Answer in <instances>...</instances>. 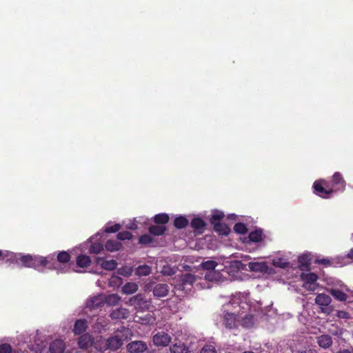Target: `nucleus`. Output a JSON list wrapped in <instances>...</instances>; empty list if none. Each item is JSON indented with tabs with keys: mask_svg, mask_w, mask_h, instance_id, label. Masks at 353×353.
<instances>
[{
	"mask_svg": "<svg viewBox=\"0 0 353 353\" xmlns=\"http://www.w3.org/2000/svg\"><path fill=\"white\" fill-rule=\"evenodd\" d=\"M21 263L26 268L38 269L39 267H46L48 269L56 270L57 263L54 254H50L47 256L38 255L23 254H21Z\"/></svg>",
	"mask_w": 353,
	"mask_h": 353,
	"instance_id": "f257e3e1",
	"label": "nucleus"
},
{
	"mask_svg": "<svg viewBox=\"0 0 353 353\" xmlns=\"http://www.w3.org/2000/svg\"><path fill=\"white\" fill-rule=\"evenodd\" d=\"M314 193L319 196L327 199L330 197L332 194L330 188V183L324 179H319L314 181L313 183Z\"/></svg>",
	"mask_w": 353,
	"mask_h": 353,
	"instance_id": "f03ea898",
	"label": "nucleus"
},
{
	"mask_svg": "<svg viewBox=\"0 0 353 353\" xmlns=\"http://www.w3.org/2000/svg\"><path fill=\"white\" fill-rule=\"evenodd\" d=\"M127 304L134 306L137 310L144 311L149 310L151 305V301L145 299L143 294H137L130 298Z\"/></svg>",
	"mask_w": 353,
	"mask_h": 353,
	"instance_id": "7ed1b4c3",
	"label": "nucleus"
},
{
	"mask_svg": "<svg viewBox=\"0 0 353 353\" xmlns=\"http://www.w3.org/2000/svg\"><path fill=\"white\" fill-rule=\"evenodd\" d=\"M328 183H330V188L332 193L338 192H342L345 190L346 182L342 174L339 172L333 174L332 179L328 181Z\"/></svg>",
	"mask_w": 353,
	"mask_h": 353,
	"instance_id": "20e7f679",
	"label": "nucleus"
},
{
	"mask_svg": "<svg viewBox=\"0 0 353 353\" xmlns=\"http://www.w3.org/2000/svg\"><path fill=\"white\" fill-rule=\"evenodd\" d=\"M171 340V336L165 332H158L152 337L153 343L157 347H166Z\"/></svg>",
	"mask_w": 353,
	"mask_h": 353,
	"instance_id": "39448f33",
	"label": "nucleus"
},
{
	"mask_svg": "<svg viewBox=\"0 0 353 353\" xmlns=\"http://www.w3.org/2000/svg\"><path fill=\"white\" fill-rule=\"evenodd\" d=\"M123 341L124 339L122 337H120L119 335L111 336L105 341V349L117 350L122 346Z\"/></svg>",
	"mask_w": 353,
	"mask_h": 353,
	"instance_id": "423d86ee",
	"label": "nucleus"
},
{
	"mask_svg": "<svg viewBox=\"0 0 353 353\" xmlns=\"http://www.w3.org/2000/svg\"><path fill=\"white\" fill-rule=\"evenodd\" d=\"M147 349V344L142 341H134L127 345V350L130 353H142Z\"/></svg>",
	"mask_w": 353,
	"mask_h": 353,
	"instance_id": "0eeeda50",
	"label": "nucleus"
},
{
	"mask_svg": "<svg viewBox=\"0 0 353 353\" xmlns=\"http://www.w3.org/2000/svg\"><path fill=\"white\" fill-rule=\"evenodd\" d=\"M46 347V353H63L65 350V343L61 339H56L53 341L49 347Z\"/></svg>",
	"mask_w": 353,
	"mask_h": 353,
	"instance_id": "6e6552de",
	"label": "nucleus"
},
{
	"mask_svg": "<svg viewBox=\"0 0 353 353\" xmlns=\"http://www.w3.org/2000/svg\"><path fill=\"white\" fill-rule=\"evenodd\" d=\"M130 312L128 309L120 307L113 310L110 316L112 320H123L127 319L129 316Z\"/></svg>",
	"mask_w": 353,
	"mask_h": 353,
	"instance_id": "1a4fd4ad",
	"label": "nucleus"
},
{
	"mask_svg": "<svg viewBox=\"0 0 353 353\" xmlns=\"http://www.w3.org/2000/svg\"><path fill=\"white\" fill-rule=\"evenodd\" d=\"M104 305V296L98 295L94 296L87 301V307L90 310H96L101 307Z\"/></svg>",
	"mask_w": 353,
	"mask_h": 353,
	"instance_id": "9d476101",
	"label": "nucleus"
},
{
	"mask_svg": "<svg viewBox=\"0 0 353 353\" xmlns=\"http://www.w3.org/2000/svg\"><path fill=\"white\" fill-rule=\"evenodd\" d=\"M78 344L80 348L88 349L89 347L94 346V339L90 334H83L79 338Z\"/></svg>",
	"mask_w": 353,
	"mask_h": 353,
	"instance_id": "9b49d317",
	"label": "nucleus"
},
{
	"mask_svg": "<svg viewBox=\"0 0 353 353\" xmlns=\"http://www.w3.org/2000/svg\"><path fill=\"white\" fill-rule=\"evenodd\" d=\"M170 288L166 283H158L157 284L153 290V294L154 296L161 298L166 296L169 292Z\"/></svg>",
	"mask_w": 353,
	"mask_h": 353,
	"instance_id": "f8f14e48",
	"label": "nucleus"
},
{
	"mask_svg": "<svg viewBox=\"0 0 353 353\" xmlns=\"http://www.w3.org/2000/svg\"><path fill=\"white\" fill-rule=\"evenodd\" d=\"M249 270L252 272L266 273L269 267L266 262H250L248 263Z\"/></svg>",
	"mask_w": 353,
	"mask_h": 353,
	"instance_id": "ddd939ff",
	"label": "nucleus"
},
{
	"mask_svg": "<svg viewBox=\"0 0 353 353\" xmlns=\"http://www.w3.org/2000/svg\"><path fill=\"white\" fill-rule=\"evenodd\" d=\"M96 263L99 264L103 269L110 271L115 270L117 267V262L114 259L107 261L103 260V258L97 257Z\"/></svg>",
	"mask_w": 353,
	"mask_h": 353,
	"instance_id": "4468645a",
	"label": "nucleus"
},
{
	"mask_svg": "<svg viewBox=\"0 0 353 353\" xmlns=\"http://www.w3.org/2000/svg\"><path fill=\"white\" fill-rule=\"evenodd\" d=\"M88 321L85 319H78L75 321L73 332L75 335H81L88 329Z\"/></svg>",
	"mask_w": 353,
	"mask_h": 353,
	"instance_id": "2eb2a0df",
	"label": "nucleus"
},
{
	"mask_svg": "<svg viewBox=\"0 0 353 353\" xmlns=\"http://www.w3.org/2000/svg\"><path fill=\"white\" fill-rule=\"evenodd\" d=\"M301 279L304 282L303 286L306 288L309 285L308 288H310L311 285H314L318 279V276L314 272L302 273L301 274Z\"/></svg>",
	"mask_w": 353,
	"mask_h": 353,
	"instance_id": "dca6fc26",
	"label": "nucleus"
},
{
	"mask_svg": "<svg viewBox=\"0 0 353 353\" xmlns=\"http://www.w3.org/2000/svg\"><path fill=\"white\" fill-rule=\"evenodd\" d=\"M299 268L301 270H308L311 264V257L308 254H303L298 258Z\"/></svg>",
	"mask_w": 353,
	"mask_h": 353,
	"instance_id": "f3484780",
	"label": "nucleus"
},
{
	"mask_svg": "<svg viewBox=\"0 0 353 353\" xmlns=\"http://www.w3.org/2000/svg\"><path fill=\"white\" fill-rule=\"evenodd\" d=\"M318 345L323 348L327 349L332 345V339L328 334H322L316 338Z\"/></svg>",
	"mask_w": 353,
	"mask_h": 353,
	"instance_id": "a211bd4d",
	"label": "nucleus"
},
{
	"mask_svg": "<svg viewBox=\"0 0 353 353\" xmlns=\"http://www.w3.org/2000/svg\"><path fill=\"white\" fill-rule=\"evenodd\" d=\"M46 345L43 344L40 345L38 343L35 347H30L27 345L23 350L20 348L17 350V353H46Z\"/></svg>",
	"mask_w": 353,
	"mask_h": 353,
	"instance_id": "6ab92c4d",
	"label": "nucleus"
},
{
	"mask_svg": "<svg viewBox=\"0 0 353 353\" xmlns=\"http://www.w3.org/2000/svg\"><path fill=\"white\" fill-rule=\"evenodd\" d=\"M190 225L191 227L194 230H196L199 234L202 233L205 230L206 226L205 222L199 217L194 218L192 220Z\"/></svg>",
	"mask_w": 353,
	"mask_h": 353,
	"instance_id": "aec40b11",
	"label": "nucleus"
},
{
	"mask_svg": "<svg viewBox=\"0 0 353 353\" xmlns=\"http://www.w3.org/2000/svg\"><path fill=\"white\" fill-rule=\"evenodd\" d=\"M196 281V276L192 274H185L181 276V282L183 289L191 287L192 284Z\"/></svg>",
	"mask_w": 353,
	"mask_h": 353,
	"instance_id": "412c9836",
	"label": "nucleus"
},
{
	"mask_svg": "<svg viewBox=\"0 0 353 353\" xmlns=\"http://www.w3.org/2000/svg\"><path fill=\"white\" fill-rule=\"evenodd\" d=\"M170 351L171 353H189V347L183 343L179 342L175 343L170 347Z\"/></svg>",
	"mask_w": 353,
	"mask_h": 353,
	"instance_id": "4be33fe9",
	"label": "nucleus"
},
{
	"mask_svg": "<svg viewBox=\"0 0 353 353\" xmlns=\"http://www.w3.org/2000/svg\"><path fill=\"white\" fill-rule=\"evenodd\" d=\"M214 231L219 235L227 236L230 232V228L225 223H215L213 225Z\"/></svg>",
	"mask_w": 353,
	"mask_h": 353,
	"instance_id": "5701e85b",
	"label": "nucleus"
},
{
	"mask_svg": "<svg viewBox=\"0 0 353 353\" xmlns=\"http://www.w3.org/2000/svg\"><path fill=\"white\" fill-rule=\"evenodd\" d=\"M262 236V230L261 229H256L249 234L248 236V241H245V242L259 243L263 240Z\"/></svg>",
	"mask_w": 353,
	"mask_h": 353,
	"instance_id": "b1692460",
	"label": "nucleus"
},
{
	"mask_svg": "<svg viewBox=\"0 0 353 353\" xmlns=\"http://www.w3.org/2000/svg\"><path fill=\"white\" fill-rule=\"evenodd\" d=\"M166 230L167 228L165 225H160L158 224L152 225L148 228L149 233L154 236H161Z\"/></svg>",
	"mask_w": 353,
	"mask_h": 353,
	"instance_id": "393cba45",
	"label": "nucleus"
},
{
	"mask_svg": "<svg viewBox=\"0 0 353 353\" xmlns=\"http://www.w3.org/2000/svg\"><path fill=\"white\" fill-rule=\"evenodd\" d=\"M21 253H14L12 252L5 251L3 259L10 263H19L21 262Z\"/></svg>",
	"mask_w": 353,
	"mask_h": 353,
	"instance_id": "a878e982",
	"label": "nucleus"
},
{
	"mask_svg": "<svg viewBox=\"0 0 353 353\" xmlns=\"http://www.w3.org/2000/svg\"><path fill=\"white\" fill-rule=\"evenodd\" d=\"M121 298L117 294H111L104 296V303L110 306L117 305L121 301Z\"/></svg>",
	"mask_w": 353,
	"mask_h": 353,
	"instance_id": "bb28decb",
	"label": "nucleus"
},
{
	"mask_svg": "<svg viewBox=\"0 0 353 353\" xmlns=\"http://www.w3.org/2000/svg\"><path fill=\"white\" fill-rule=\"evenodd\" d=\"M105 248L108 251L112 252L119 250L122 248V244L116 240L110 239L107 241Z\"/></svg>",
	"mask_w": 353,
	"mask_h": 353,
	"instance_id": "cd10ccee",
	"label": "nucleus"
},
{
	"mask_svg": "<svg viewBox=\"0 0 353 353\" xmlns=\"http://www.w3.org/2000/svg\"><path fill=\"white\" fill-rule=\"evenodd\" d=\"M108 321L103 317L97 318L96 323L93 325V331L94 332L100 333L102 330H105L108 325Z\"/></svg>",
	"mask_w": 353,
	"mask_h": 353,
	"instance_id": "c85d7f7f",
	"label": "nucleus"
},
{
	"mask_svg": "<svg viewBox=\"0 0 353 353\" xmlns=\"http://www.w3.org/2000/svg\"><path fill=\"white\" fill-rule=\"evenodd\" d=\"M138 290V285L135 283L128 282L121 289V292L124 294H132Z\"/></svg>",
	"mask_w": 353,
	"mask_h": 353,
	"instance_id": "c756f323",
	"label": "nucleus"
},
{
	"mask_svg": "<svg viewBox=\"0 0 353 353\" xmlns=\"http://www.w3.org/2000/svg\"><path fill=\"white\" fill-rule=\"evenodd\" d=\"M91 264L90 257L88 255L80 254L77 258V265L79 268H88Z\"/></svg>",
	"mask_w": 353,
	"mask_h": 353,
	"instance_id": "7c9ffc66",
	"label": "nucleus"
},
{
	"mask_svg": "<svg viewBox=\"0 0 353 353\" xmlns=\"http://www.w3.org/2000/svg\"><path fill=\"white\" fill-rule=\"evenodd\" d=\"M170 216L166 213H159L156 214L153 217V221L156 224L160 225H165L166 223L169 222Z\"/></svg>",
	"mask_w": 353,
	"mask_h": 353,
	"instance_id": "2f4dec72",
	"label": "nucleus"
},
{
	"mask_svg": "<svg viewBox=\"0 0 353 353\" xmlns=\"http://www.w3.org/2000/svg\"><path fill=\"white\" fill-rule=\"evenodd\" d=\"M315 303L321 306H327L331 303V298L325 294H319L316 296Z\"/></svg>",
	"mask_w": 353,
	"mask_h": 353,
	"instance_id": "473e14b6",
	"label": "nucleus"
},
{
	"mask_svg": "<svg viewBox=\"0 0 353 353\" xmlns=\"http://www.w3.org/2000/svg\"><path fill=\"white\" fill-rule=\"evenodd\" d=\"M225 325L229 329L236 327V315L233 313H228L225 316Z\"/></svg>",
	"mask_w": 353,
	"mask_h": 353,
	"instance_id": "72a5a7b5",
	"label": "nucleus"
},
{
	"mask_svg": "<svg viewBox=\"0 0 353 353\" xmlns=\"http://www.w3.org/2000/svg\"><path fill=\"white\" fill-rule=\"evenodd\" d=\"M188 220L183 216L176 217L174 221V225L177 229L185 228L188 225Z\"/></svg>",
	"mask_w": 353,
	"mask_h": 353,
	"instance_id": "f704fd0d",
	"label": "nucleus"
},
{
	"mask_svg": "<svg viewBox=\"0 0 353 353\" xmlns=\"http://www.w3.org/2000/svg\"><path fill=\"white\" fill-rule=\"evenodd\" d=\"M70 258H71L70 255L68 252L61 251V252H59L57 256V261H56V263H58L57 262H59L61 263H68L70 261ZM57 265H59V264H57ZM57 268H58V266H57Z\"/></svg>",
	"mask_w": 353,
	"mask_h": 353,
	"instance_id": "c9c22d12",
	"label": "nucleus"
},
{
	"mask_svg": "<svg viewBox=\"0 0 353 353\" xmlns=\"http://www.w3.org/2000/svg\"><path fill=\"white\" fill-rule=\"evenodd\" d=\"M330 294L335 299L340 301H344L347 298V296L345 293H344L341 290H338V289H332L330 291Z\"/></svg>",
	"mask_w": 353,
	"mask_h": 353,
	"instance_id": "e433bc0d",
	"label": "nucleus"
},
{
	"mask_svg": "<svg viewBox=\"0 0 353 353\" xmlns=\"http://www.w3.org/2000/svg\"><path fill=\"white\" fill-rule=\"evenodd\" d=\"M241 324L243 327L249 328L254 325V316L252 314H246L242 319Z\"/></svg>",
	"mask_w": 353,
	"mask_h": 353,
	"instance_id": "4c0bfd02",
	"label": "nucleus"
},
{
	"mask_svg": "<svg viewBox=\"0 0 353 353\" xmlns=\"http://www.w3.org/2000/svg\"><path fill=\"white\" fill-rule=\"evenodd\" d=\"M152 269L148 265H143L139 266L136 269V274L138 276H148L151 273Z\"/></svg>",
	"mask_w": 353,
	"mask_h": 353,
	"instance_id": "58836bf2",
	"label": "nucleus"
},
{
	"mask_svg": "<svg viewBox=\"0 0 353 353\" xmlns=\"http://www.w3.org/2000/svg\"><path fill=\"white\" fill-rule=\"evenodd\" d=\"M103 250V245L99 242L92 243L89 248V252L90 254H99Z\"/></svg>",
	"mask_w": 353,
	"mask_h": 353,
	"instance_id": "ea45409f",
	"label": "nucleus"
},
{
	"mask_svg": "<svg viewBox=\"0 0 353 353\" xmlns=\"http://www.w3.org/2000/svg\"><path fill=\"white\" fill-rule=\"evenodd\" d=\"M223 217L224 214L222 212L216 210L212 213L210 218V223L214 225L215 223H220V221L223 219Z\"/></svg>",
	"mask_w": 353,
	"mask_h": 353,
	"instance_id": "a19ab883",
	"label": "nucleus"
},
{
	"mask_svg": "<svg viewBox=\"0 0 353 353\" xmlns=\"http://www.w3.org/2000/svg\"><path fill=\"white\" fill-rule=\"evenodd\" d=\"M234 230L239 234H245L248 232V228L243 223H237L234 226Z\"/></svg>",
	"mask_w": 353,
	"mask_h": 353,
	"instance_id": "79ce46f5",
	"label": "nucleus"
},
{
	"mask_svg": "<svg viewBox=\"0 0 353 353\" xmlns=\"http://www.w3.org/2000/svg\"><path fill=\"white\" fill-rule=\"evenodd\" d=\"M217 266V263L214 261L209 260L201 263L203 269L206 270H213Z\"/></svg>",
	"mask_w": 353,
	"mask_h": 353,
	"instance_id": "37998d69",
	"label": "nucleus"
},
{
	"mask_svg": "<svg viewBox=\"0 0 353 353\" xmlns=\"http://www.w3.org/2000/svg\"><path fill=\"white\" fill-rule=\"evenodd\" d=\"M0 353H17V350H13L8 343L0 344Z\"/></svg>",
	"mask_w": 353,
	"mask_h": 353,
	"instance_id": "c03bdc74",
	"label": "nucleus"
},
{
	"mask_svg": "<svg viewBox=\"0 0 353 353\" xmlns=\"http://www.w3.org/2000/svg\"><path fill=\"white\" fill-rule=\"evenodd\" d=\"M153 241V238L148 234H142L139 238V243L143 245H148Z\"/></svg>",
	"mask_w": 353,
	"mask_h": 353,
	"instance_id": "a18cd8bd",
	"label": "nucleus"
},
{
	"mask_svg": "<svg viewBox=\"0 0 353 353\" xmlns=\"http://www.w3.org/2000/svg\"><path fill=\"white\" fill-rule=\"evenodd\" d=\"M117 237L119 240H130L132 238V234L128 231H122L117 234Z\"/></svg>",
	"mask_w": 353,
	"mask_h": 353,
	"instance_id": "49530a36",
	"label": "nucleus"
},
{
	"mask_svg": "<svg viewBox=\"0 0 353 353\" xmlns=\"http://www.w3.org/2000/svg\"><path fill=\"white\" fill-rule=\"evenodd\" d=\"M121 226L120 224L117 223L111 226H107L105 228V232L106 233H114L118 232L121 229Z\"/></svg>",
	"mask_w": 353,
	"mask_h": 353,
	"instance_id": "de8ad7c7",
	"label": "nucleus"
},
{
	"mask_svg": "<svg viewBox=\"0 0 353 353\" xmlns=\"http://www.w3.org/2000/svg\"><path fill=\"white\" fill-rule=\"evenodd\" d=\"M201 353H216V350L213 345H205L201 350Z\"/></svg>",
	"mask_w": 353,
	"mask_h": 353,
	"instance_id": "09e8293b",
	"label": "nucleus"
},
{
	"mask_svg": "<svg viewBox=\"0 0 353 353\" xmlns=\"http://www.w3.org/2000/svg\"><path fill=\"white\" fill-rule=\"evenodd\" d=\"M315 263L321 264L327 267L332 265V262L329 259H316Z\"/></svg>",
	"mask_w": 353,
	"mask_h": 353,
	"instance_id": "8fccbe9b",
	"label": "nucleus"
},
{
	"mask_svg": "<svg viewBox=\"0 0 353 353\" xmlns=\"http://www.w3.org/2000/svg\"><path fill=\"white\" fill-rule=\"evenodd\" d=\"M274 265L281 268H286L289 265V262L283 261L280 259L278 261H274Z\"/></svg>",
	"mask_w": 353,
	"mask_h": 353,
	"instance_id": "3c124183",
	"label": "nucleus"
},
{
	"mask_svg": "<svg viewBox=\"0 0 353 353\" xmlns=\"http://www.w3.org/2000/svg\"><path fill=\"white\" fill-rule=\"evenodd\" d=\"M337 316L341 319H348L350 317L349 314L345 311H339Z\"/></svg>",
	"mask_w": 353,
	"mask_h": 353,
	"instance_id": "603ef678",
	"label": "nucleus"
},
{
	"mask_svg": "<svg viewBox=\"0 0 353 353\" xmlns=\"http://www.w3.org/2000/svg\"><path fill=\"white\" fill-rule=\"evenodd\" d=\"M336 353H353V347L339 349Z\"/></svg>",
	"mask_w": 353,
	"mask_h": 353,
	"instance_id": "864d4df0",
	"label": "nucleus"
},
{
	"mask_svg": "<svg viewBox=\"0 0 353 353\" xmlns=\"http://www.w3.org/2000/svg\"><path fill=\"white\" fill-rule=\"evenodd\" d=\"M297 353H316L315 350L312 349H305L304 350H299Z\"/></svg>",
	"mask_w": 353,
	"mask_h": 353,
	"instance_id": "5fc2aeb1",
	"label": "nucleus"
},
{
	"mask_svg": "<svg viewBox=\"0 0 353 353\" xmlns=\"http://www.w3.org/2000/svg\"><path fill=\"white\" fill-rule=\"evenodd\" d=\"M347 256L349 259H350L353 260V248H352V249L350 250V252H348V254H347Z\"/></svg>",
	"mask_w": 353,
	"mask_h": 353,
	"instance_id": "6e6d98bb",
	"label": "nucleus"
},
{
	"mask_svg": "<svg viewBox=\"0 0 353 353\" xmlns=\"http://www.w3.org/2000/svg\"><path fill=\"white\" fill-rule=\"evenodd\" d=\"M333 335H335V336H339V335H341L342 334L341 332H340L339 333L338 332H331Z\"/></svg>",
	"mask_w": 353,
	"mask_h": 353,
	"instance_id": "4d7b16f0",
	"label": "nucleus"
},
{
	"mask_svg": "<svg viewBox=\"0 0 353 353\" xmlns=\"http://www.w3.org/2000/svg\"><path fill=\"white\" fill-rule=\"evenodd\" d=\"M4 254L5 252H3L2 250H0V258L1 257L2 259H3Z\"/></svg>",
	"mask_w": 353,
	"mask_h": 353,
	"instance_id": "13d9d810",
	"label": "nucleus"
}]
</instances>
